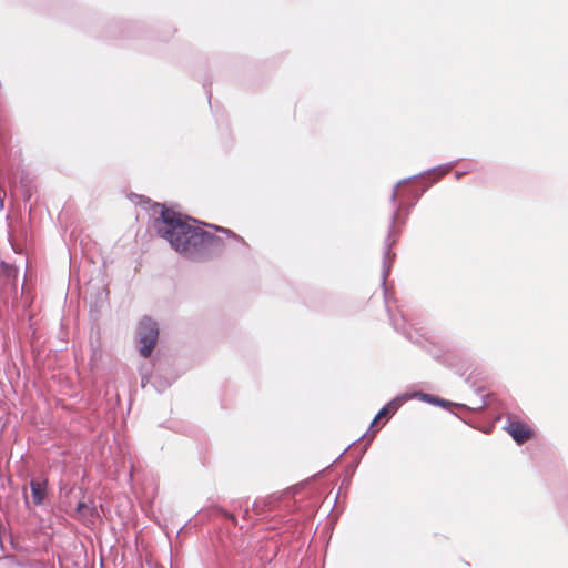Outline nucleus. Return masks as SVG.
<instances>
[{
  "label": "nucleus",
  "instance_id": "f257e3e1",
  "mask_svg": "<svg viewBox=\"0 0 568 568\" xmlns=\"http://www.w3.org/2000/svg\"><path fill=\"white\" fill-rule=\"evenodd\" d=\"M158 234L182 255L206 260L221 252L224 239L191 223L184 215L164 210L154 221Z\"/></svg>",
  "mask_w": 568,
  "mask_h": 568
},
{
  "label": "nucleus",
  "instance_id": "f03ea898",
  "mask_svg": "<svg viewBox=\"0 0 568 568\" xmlns=\"http://www.w3.org/2000/svg\"><path fill=\"white\" fill-rule=\"evenodd\" d=\"M139 336L140 343L142 344V346L140 347V354L143 357L148 358L151 356L158 343V324L149 317L143 318L139 325Z\"/></svg>",
  "mask_w": 568,
  "mask_h": 568
},
{
  "label": "nucleus",
  "instance_id": "7ed1b4c3",
  "mask_svg": "<svg viewBox=\"0 0 568 568\" xmlns=\"http://www.w3.org/2000/svg\"><path fill=\"white\" fill-rule=\"evenodd\" d=\"M18 270L9 264H2L0 271V290L7 295H16L18 291Z\"/></svg>",
  "mask_w": 568,
  "mask_h": 568
},
{
  "label": "nucleus",
  "instance_id": "20e7f679",
  "mask_svg": "<svg viewBox=\"0 0 568 568\" xmlns=\"http://www.w3.org/2000/svg\"><path fill=\"white\" fill-rule=\"evenodd\" d=\"M506 430L518 444H523L534 436V430L530 428V426L520 420H510L506 427Z\"/></svg>",
  "mask_w": 568,
  "mask_h": 568
},
{
  "label": "nucleus",
  "instance_id": "39448f33",
  "mask_svg": "<svg viewBox=\"0 0 568 568\" xmlns=\"http://www.w3.org/2000/svg\"><path fill=\"white\" fill-rule=\"evenodd\" d=\"M32 503L36 506L41 505L48 493V480L44 478H37L30 481Z\"/></svg>",
  "mask_w": 568,
  "mask_h": 568
},
{
  "label": "nucleus",
  "instance_id": "423d86ee",
  "mask_svg": "<svg viewBox=\"0 0 568 568\" xmlns=\"http://www.w3.org/2000/svg\"><path fill=\"white\" fill-rule=\"evenodd\" d=\"M400 405H402V399L399 397H397V398L390 400L388 404H386L375 416L374 420L372 422V427H374L379 419L395 414Z\"/></svg>",
  "mask_w": 568,
  "mask_h": 568
},
{
  "label": "nucleus",
  "instance_id": "0eeeda50",
  "mask_svg": "<svg viewBox=\"0 0 568 568\" xmlns=\"http://www.w3.org/2000/svg\"><path fill=\"white\" fill-rule=\"evenodd\" d=\"M95 514L94 507L87 505L84 501H79L75 508V516L80 520H90Z\"/></svg>",
  "mask_w": 568,
  "mask_h": 568
},
{
  "label": "nucleus",
  "instance_id": "6e6552de",
  "mask_svg": "<svg viewBox=\"0 0 568 568\" xmlns=\"http://www.w3.org/2000/svg\"><path fill=\"white\" fill-rule=\"evenodd\" d=\"M215 229L217 232L224 234L226 239H232L240 243H244V239L242 236L235 234L233 231L225 229V227H221V226H215Z\"/></svg>",
  "mask_w": 568,
  "mask_h": 568
},
{
  "label": "nucleus",
  "instance_id": "1a4fd4ad",
  "mask_svg": "<svg viewBox=\"0 0 568 568\" xmlns=\"http://www.w3.org/2000/svg\"><path fill=\"white\" fill-rule=\"evenodd\" d=\"M426 400L430 402V403H435V404H438L440 406H446L447 402L444 400V399H439V398H435L430 395H427V394H423L422 395Z\"/></svg>",
  "mask_w": 568,
  "mask_h": 568
},
{
  "label": "nucleus",
  "instance_id": "9d476101",
  "mask_svg": "<svg viewBox=\"0 0 568 568\" xmlns=\"http://www.w3.org/2000/svg\"><path fill=\"white\" fill-rule=\"evenodd\" d=\"M229 517H230V519H232V521L235 523L236 519H235V517L233 515H229Z\"/></svg>",
  "mask_w": 568,
  "mask_h": 568
}]
</instances>
